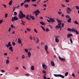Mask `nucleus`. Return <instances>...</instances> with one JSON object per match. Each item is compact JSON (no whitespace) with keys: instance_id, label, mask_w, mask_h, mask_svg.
Returning <instances> with one entry per match:
<instances>
[{"instance_id":"1","label":"nucleus","mask_w":79,"mask_h":79,"mask_svg":"<svg viewBox=\"0 0 79 79\" xmlns=\"http://www.w3.org/2000/svg\"><path fill=\"white\" fill-rule=\"evenodd\" d=\"M11 46H12V45L11 44V42H9L8 44L6 45V47H7V48H9V50H11V52H13V47ZM9 47H10L9 48Z\"/></svg>"},{"instance_id":"2","label":"nucleus","mask_w":79,"mask_h":79,"mask_svg":"<svg viewBox=\"0 0 79 79\" xmlns=\"http://www.w3.org/2000/svg\"><path fill=\"white\" fill-rule=\"evenodd\" d=\"M19 16L20 19H23V18H26V15L24 14H22L21 15H19Z\"/></svg>"},{"instance_id":"3","label":"nucleus","mask_w":79,"mask_h":79,"mask_svg":"<svg viewBox=\"0 0 79 79\" xmlns=\"http://www.w3.org/2000/svg\"><path fill=\"white\" fill-rule=\"evenodd\" d=\"M54 76H55V77H60L62 78H64V76L61 74H54Z\"/></svg>"},{"instance_id":"4","label":"nucleus","mask_w":79,"mask_h":79,"mask_svg":"<svg viewBox=\"0 0 79 79\" xmlns=\"http://www.w3.org/2000/svg\"><path fill=\"white\" fill-rule=\"evenodd\" d=\"M12 21H16L17 20H18V18H17V16H15L14 17H13L12 18Z\"/></svg>"},{"instance_id":"5","label":"nucleus","mask_w":79,"mask_h":79,"mask_svg":"<svg viewBox=\"0 0 79 79\" xmlns=\"http://www.w3.org/2000/svg\"><path fill=\"white\" fill-rule=\"evenodd\" d=\"M59 60L61 61H65V59L64 58H62L60 56L58 57Z\"/></svg>"},{"instance_id":"6","label":"nucleus","mask_w":79,"mask_h":79,"mask_svg":"<svg viewBox=\"0 0 79 79\" xmlns=\"http://www.w3.org/2000/svg\"><path fill=\"white\" fill-rule=\"evenodd\" d=\"M42 66L44 69H47V66L45 65V64H42Z\"/></svg>"},{"instance_id":"7","label":"nucleus","mask_w":79,"mask_h":79,"mask_svg":"<svg viewBox=\"0 0 79 79\" xmlns=\"http://www.w3.org/2000/svg\"><path fill=\"white\" fill-rule=\"evenodd\" d=\"M48 18H49L50 19L49 21H51V22L52 23H55V19H52V18H48Z\"/></svg>"},{"instance_id":"8","label":"nucleus","mask_w":79,"mask_h":79,"mask_svg":"<svg viewBox=\"0 0 79 79\" xmlns=\"http://www.w3.org/2000/svg\"><path fill=\"white\" fill-rule=\"evenodd\" d=\"M67 36L69 38H70V37L73 36V34L71 33H69L67 35Z\"/></svg>"},{"instance_id":"9","label":"nucleus","mask_w":79,"mask_h":79,"mask_svg":"<svg viewBox=\"0 0 79 79\" xmlns=\"http://www.w3.org/2000/svg\"><path fill=\"white\" fill-rule=\"evenodd\" d=\"M31 56V53L30 52H28V57H29V58H30Z\"/></svg>"},{"instance_id":"10","label":"nucleus","mask_w":79,"mask_h":79,"mask_svg":"<svg viewBox=\"0 0 79 79\" xmlns=\"http://www.w3.org/2000/svg\"><path fill=\"white\" fill-rule=\"evenodd\" d=\"M51 64L52 66H55V65L53 61H52Z\"/></svg>"},{"instance_id":"11","label":"nucleus","mask_w":79,"mask_h":79,"mask_svg":"<svg viewBox=\"0 0 79 79\" xmlns=\"http://www.w3.org/2000/svg\"><path fill=\"white\" fill-rule=\"evenodd\" d=\"M29 15H27L26 17V18L27 19H28V20H31V19L29 18Z\"/></svg>"},{"instance_id":"12","label":"nucleus","mask_w":79,"mask_h":79,"mask_svg":"<svg viewBox=\"0 0 79 79\" xmlns=\"http://www.w3.org/2000/svg\"><path fill=\"white\" fill-rule=\"evenodd\" d=\"M40 23L41 24H42V25H43V26H44V25H45V23L43 22H40Z\"/></svg>"},{"instance_id":"13","label":"nucleus","mask_w":79,"mask_h":79,"mask_svg":"<svg viewBox=\"0 0 79 79\" xmlns=\"http://www.w3.org/2000/svg\"><path fill=\"white\" fill-rule=\"evenodd\" d=\"M55 41L57 43H58V42H59V40H58V38L56 37V38L55 39Z\"/></svg>"},{"instance_id":"14","label":"nucleus","mask_w":79,"mask_h":79,"mask_svg":"<svg viewBox=\"0 0 79 79\" xmlns=\"http://www.w3.org/2000/svg\"><path fill=\"white\" fill-rule=\"evenodd\" d=\"M44 48L46 50V51H47L48 49V46L47 45H45V46Z\"/></svg>"},{"instance_id":"15","label":"nucleus","mask_w":79,"mask_h":79,"mask_svg":"<svg viewBox=\"0 0 79 79\" xmlns=\"http://www.w3.org/2000/svg\"><path fill=\"white\" fill-rule=\"evenodd\" d=\"M37 40L36 41V44H39V40L37 38V37L36 38Z\"/></svg>"},{"instance_id":"16","label":"nucleus","mask_w":79,"mask_h":79,"mask_svg":"<svg viewBox=\"0 0 79 79\" xmlns=\"http://www.w3.org/2000/svg\"><path fill=\"white\" fill-rule=\"evenodd\" d=\"M34 13L35 14V16H36V17H37L38 15H39V13H36V12H35V11H34Z\"/></svg>"},{"instance_id":"17","label":"nucleus","mask_w":79,"mask_h":79,"mask_svg":"<svg viewBox=\"0 0 79 79\" xmlns=\"http://www.w3.org/2000/svg\"><path fill=\"white\" fill-rule=\"evenodd\" d=\"M12 2H13V0H11L9 3V5H11L12 4Z\"/></svg>"},{"instance_id":"18","label":"nucleus","mask_w":79,"mask_h":79,"mask_svg":"<svg viewBox=\"0 0 79 79\" xmlns=\"http://www.w3.org/2000/svg\"><path fill=\"white\" fill-rule=\"evenodd\" d=\"M31 69L32 71L34 70V66H31Z\"/></svg>"},{"instance_id":"19","label":"nucleus","mask_w":79,"mask_h":79,"mask_svg":"<svg viewBox=\"0 0 79 79\" xmlns=\"http://www.w3.org/2000/svg\"><path fill=\"white\" fill-rule=\"evenodd\" d=\"M67 21L68 23H71V18H69V19H68Z\"/></svg>"},{"instance_id":"20","label":"nucleus","mask_w":79,"mask_h":79,"mask_svg":"<svg viewBox=\"0 0 79 79\" xmlns=\"http://www.w3.org/2000/svg\"><path fill=\"white\" fill-rule=\"evenodd\" d=\"M76 29L75 28L72 29V32H75L76 31Z\"/></svg>"},{"instance_id":"21","label":"nucleus","mask_w":79,"mask_h":79,"mask_svg":"<svg viewBox=\"0 0 79 79\" xmlns=\"http://www.w3.org/2000/svg\"><path fill=\"white\" fill-rule=\"evenodd\" d=\"M18 43L21 44V40H20L19 38H18Z\"/></svg>"},{"instance_id":"22","label":"nucleus","mask_w":79,"mask_h":79,"mask_svg":"<svg viewBox=\"0 0 79 79\" xmlns=\"http://www.w3.org/2000/svg\"><path fill=\"white\" fill-rule=\"evenodd\" d=\"M72 29H71L70 28H69L67 29V31H70V32H72Z\"/></svg>"},{"instance_id":"23","label":"nucleus","mask_w":79,"mask_h":79,"mask_svg":"<svg viewBox=\"0 0 79 79\" xmlns=\"http://www.w3.org/2000/svg\"><path fill=\"white\" fill-rule=\"evenodd\" d=\"M24 6L25 7V8H27V7H28L29 6V5L27 4H25L24 5Z\"/></svg>"},{"instance_id":"24","label":"nucleus","mask_w":79,"mask_h":79,"mask_svg":"<svg viewBox=\"0 0 79 79\" xmlns=\"http://www.w3.org/2000/svg\"><path fill=\"white\" fill-rule=\"evenodd\" d=\"M57 21L58 22V23H62V21L59 20H57Z\"/></svg>"},{"instance_id":"25","label":"nucleus","mask_w":79,"mask_h":79,"mask_svg":"<svg viewBox=\"0 0 79 79\" xmlns=\"http://www.w3.org/2000/svg\"><path fill=\"white\" fill-rule=\"evenodd\" d=\"M34 16H32L31 17L30 16L31 18L32 19V20H34L35 19V18H34Z\"/></svg>"},{"instance_id":"26","label":"nucleus","mask_w":79,"mask_h":79,"mask_svg":"<svg viewBox=\"0 0 79 79\" xmlns=\"http://www.w3.org/2000/svg\"><path fill=\"white\" fill-rule=\"evenodd\" d=\"M74 23H75V24H79V23L77 22L76 21H74L73 22Z\"/></svg>"},{"instance_id":"27","label":"nucleus","mask_w":79,"mask_h":79,"mask_svg":"<svg viewBox=\"0 0 79 79\" xmlns=\"http://www.w3.org/2000/svg\"><path fill=\"white\" fill-rule=\"evenodd\" d=\"M41 26V28H42V29H43V30H44V31H45V28H44V27H43L42 26Z\"/></svg>"},{"instance_id":"28","label":"nucleus","mask_w":79,"mask_h":79,"mask_svg":"<svg viewBox=\"0 0 79 79\" xmlns=\"http://www.w3.org/2000/svg\"><path fill=\"white\" fill-rule=\"evenodd\" d=\"M67 10V13L68 14H70V13H71V11H70L69 10Z\"/></svg>"},{"instance_id":"29","label":"nucleus","mask_w":79,"mask_h":79,"mask_svg":"<svg viewBox=\"0 0 79 79\" xmlns=\"http://www.w3.org/2000/svg\"><path fill=\"white\" fill-rule=\"evenodd\" d=\"M67 10H68V11H71V10L68 7L67 8Z\"/></svg>"},{"instance_id":"30","label":"nucleus","mask_w":79,"mask_h":79,"mask_svg":"<svg viewBox=\"0 0 79 79\" xmlns=\"http://www.w3.org/2000/svg\"><path fill=\"white\" fill-rule=\"evenodd\" d=\"M65 17L66 18H70V17L69 16V15H67L65 16Z\"/></svg>"},{"instance_id":"31","label":"nucleus","mask_w":79,"mask_h":79,"mask_svg":"<svg viewBox=\"0 0 79 79\" xmlns=\"http://www.w3.org/2000/svg\"><path fill=\"white\" fill-rule=\"evenodd\" d=\"M34 31L35 32H36V33H38V32L37 31V29H34Z\"/></svg>"},{"instance_id":"32","label":"nucleus","mask_w":79,"mask_h":79,"mask_svg":"<svg viewBox=\"0 0 79 79\" xmlns=\"http://www.w3.org/2000/svg\"><path fill=\"white\" fill-rule=\"evenodd\" d=\"M9 60H6V63L7 64H8V63H9Z\"/></svg>"},{"instance_id":"33","label":"nucleus","mask_w":79,"mask_h":79,"mask_svg":"<svg viewBox=\"0 0 79 79\" xmlns=\"http://www.w3.org/2000/svg\"><path fill=\"white\" fill-rule=\"evenodd\" d=\"M70 41L71 43H73V40H72V38L71 37L70 38Z\"/></svg>"},{"instance_id":"34","label":"nucleus","mask_w":79,"mask_h":79,"mask_svg":"<svg viewBox=\"0 0 79 79\" xmlns=\"http://www.w3.org/2000/svg\"><path fill=\"white\" fill-rule=\"evenodd\" d=\"M75 32H76V34H79V31H77V30H76Z\"/></svg>"},{"instance_id":"35","label":"nucleus","mask_w":79,"mask_h":79,"mask_svg":"<svg viewBox=\"0 0 79 79\" xmlns=\"http://www.w3.org/2000/svg\"><path fill=\"white\" fill-rule=\"evenodd\" d=\"M35 12L37 13H40V11L39 10H36Z\"/></svg>"},{"instance_id":"36","label":"nucleus","mask_w":79,"mask_h":79,"mask_svg":"<svg viewBox=\"0 0 79 79\" xmlns=\"http://www.w3.org/2000/svg\"><path fill=\"white\" fill-rule=\"evenodd\" d=\"M24 51L26 53H27V52H28V49H26Z\"/></svg>"},{"instance_id":"37","label":"nucleus","mask_w":79,"mask_h":79,"mask_svg":"<svg viewBox=\"0 0 79 79\" xmlns=\"http://www.w3.org/2000/svg\"><path fill=\"white\" fill-rule=\"evenodd\" d=\"M27 31H28V32H30V31H31V29H30L29 28H27Z\"/></svg>"},{"instance_id":"38","label":"nucleus","mask_w":79,"mask_h":79,"mask_svg":"<svg viewBox=\"0 0 79 79\" xmlns=\"http://www.w3.org/2000/svg\"><path fill=\"white\" fill-rule=\"evenodd\" d=\"M55 27L56 29H59V28H60V27H59L58 25H57Z\"/></svg>"},{"instance_id":"39","label":"nucleus","mask_w":79,"mask_h":79,"mask_svg":"<svg viewBox=\"0 0 79 79\" xmlns=\"http://www.w3.org/2000/svg\"><path fill=\"white\" fill-rule=\"evenodd\" d=\"M12 45L13 46H15V45H16V43H15L14 42H12Z\"/></svg>"},{"instance_id":"40","label":"nucleus","mask_w":79,"mask_h":79,"mask_svg":"<svg viewBox=\"0 0 79 79\" xmlns=\"http://www.w3.org/2000/svg\"><path fill=\"white\" fill-rule=\"evenodd\" d=\"M65 76H68V72H66L65 74Z\"/></svg>"},{"instance_id":"41","label":"nucleus","mask_w":79,"mask_h":79,"mask_svg":"<svg viewBox=\"0 0 79 79\" xmlns=\"http://www.w3.org/2000/svg\"><path fill=\"white\" fill-rule=\"evenodd\" d=\"M8 17V14L6 13L5 15V18H7Z\"/></svg>"},{"instance_id":"42","label":"nucleus","mask_w":79,"mask_h":79,"mask_svg":"<svg viewBox=\"0 0 79 79\" xmlns=\"http://www.w3.org/2000/svg\"><path fill=\"white\" fill-rule=\"evenodd\" d=\"M22 59H24V58H25V56H24V55H23L22 56Z\"/></svg>"},{"instance_id":"43","label":"nucleus","mask_w":79,"mask_h":79,"mask_svg":"<svg viewBox=\"0 0 79 79\" xmlns=\"http://www.w3.org/2000/svg\"><path fill=\"white\" fill-rule=\"evenodd\" d=\"M19 13L20 14H19V15H21L22 14H23V12H22V11H20L19 12Z\"/></svg>"},{"instance_id":"44","label":"nucleus","mask_w":79,"mask_h":79,"mask_svg":"<svg viewBox=\"0 0 79 79\" xmlns=\"http://www.w3.org/2000/svg\"><path fill=\"white\" fill-rule=\"evenodd\" d=\"M76 8L77 10H79V7L78 6H76Z\"/></svg>"},{"instance_id":"45","label":"nucleus","mask_w":79,"mask_h":79,"mask_svg":"<svg viewBox=\"0 0 79 79\" xmlns=\"http://www.w3.org/2000/svg\"><path fill=\"white\" fill-rule=\"evenodd\" d=\"M2 6H3L4 7V8H6V5L4 4H2Z\"/></svg>"},{"instance_id":"46","label":"nucleus","mask_w":79,"mask_h":79,"mask_svg":"<svg viewBox=\"0 0 79 79\" xmlns=\"http://www.w3.org/2000/svg\"><path fill=\"white\" fill-rule=\"evenodd\" d=\"M58 13L59 15H61V13H62V12H61V11H59V12H58Z\"/></svg>"},{"instance_id":"47","label":"nucleus","mask_w":79,"mask_h":79,"mask_svg":"<svg viewBox=\"0 0 79 79\" xmlns=\"http://www.w3.org/2000/svg\"><path fill=\"white\" fill-rule=\"evenodd\" d=\"M43 73L44 74H46V71H45V70H43Z\"/></svg>"},{"instance_id":"48","label":"nucleus","mask_w":79,"mask_h":79,"mask_svg":"<svg viewBox=\"0 0 79 79\" xmlns=\"http://www.w3.org/2000/svg\"><path fill=\"white\" fill-rule=\"evenodd\" d=\"M50 31V30H49L48 28H47L46 29V32H48V31Z\"/></svg>"},{"instance_id":"49","label":"nucleus","mask_w":79,"mask_h":79,"mask_svg":"<svg viewBox=\"0 0 79 79\" xmlns=\"http://www.w3.org/2000/svg\"><path fill=\"white\" fill-rule=\"evenodd\" d=\"M41 1V0H40L38 1L37 2L36 4H39V2H40V1Z\"/></svg>"},{"instance_id":"50","label":"nucleus","mask_w":79,"mask_h":79,"mask_svg":"<svg viewBox=\"0 0 79 79\" xmlns=\"http://www.w3.org/2000/svg\"><path fill=\"white\" fill-rule=\"evenodd\" d=\"M31 5H33V6H37V5L36 4H31Z\"/></svg>"},{"instance_id":"51","label":"nucleus","mask_w":79,"mask_h":79,"mask_svg":"<svg viewBox=\"0 0 79 79\" xmlns=\"http://www.w3.org/2000/svg\"><path fill=\"white\" fill-rule=\"evenodd\" d=\"M14 14L15 15H17V12H15L14 13Z\"/></svg>"},{"instance_id":"52","label":"nucleus","mask_w":79,"mask_h":79,"mask_svg":"<svg viewBox=\"0 0 79 79\" xmlns=\"http://www.w3.org/2000/svg\"><path fill=\"white\" fill-rule=\"evenodd\" d=\"M24 23H20V24H21L22 25H23V26H24V25H25V24Z\"/></svg>"},{"instance_id":"53","label":"nucleus","mask_w":79,"mask_h":79,"mask_svg":"<svg viewBox=\"0 0 79 79\" xmlns=\"http://www.w3.org/2000/svg\"><path fill=\"white\" fill-rule=\"evenodd\" d=\"M62 24V25H61V27H64V24L63 23H62L61 24Z\"/></svg>"},{"instance_id":"54","label":"nucleus","mask_w":79,"mask_h":79,"mask_svg":"<svg viewBox=\"0 0 79 79\" xmlns=\"http://www.w3.org/2000/svg\"><path fill=\"white\" fill-rule=\"evenodd\" d=\"M3 22V20H0V24H2V23Z\"/></svg>"},{"instance_id":"55","label":"nucleus","mask_w":79,"mask_h":79,"mask_svg":"<svg viewBox=\"0 0 79 79\" xmlns=\"http://www.w3.org/2000/svg\"><path fill=\"white\" fill-rule=\"evenodd\" d=\"M61 24H62L61 23H59V24H58V26H61Z\"/></svg>"},{"instance_id":"56","label":"nucleus","mask_w":79,"mask_h":79,"mask_svg":"<svg viewBox=\"0 0 79 79\" xmlns=\"http://www.w3.org/2000/svg\"><path fill=\"white\" fill-rule=\"evenodd\" d=\"M72 76L73 77H75V74L74 73L72 74Z\"/></svg>"},{"instance_id":"57","label":"nucleus","mask_w":79,"mask_h":79,"mask_svg":"<svg viewBox=\"0 0 79 79\" xmlns=\"http://www.w3.org/2000/svg\"><path fill=\"white\" fill-rule=\"evenodd\" d=\"M27 2H30L31 0H26Z\"/></svg>"},{"instance_id":"58","label":"nucleus","mask_w":79,"mask_h":79,"mask_svg":"<svg viewBox=\"0 0 79 79\" xmlns=\"http://www.w3.org/2000/svg\"><path fill=\"white\" fill-rule=\"evenodd\" d=\"M61 5H62V6H63V7H65V6H65V5H63V4H62Z\"/></svg>"},{"instance_id":"59","label":"nucleus","mask_w":79,"mask_h":79,"mask_svg":"<svg viewBox=\"0 0 79 79\" xmlns=\"http://www.w3.org/2000/svg\"><path fill=\"white\" fill-rule=\"evenodd\" d=\"M5 70H3V69H2L1 70V72H2V73H4V72H5Z\"/></svg>"},{"instance_id":"60","label":"nucleus","mask_w":79,"mask_h":79,"mask_svg":"<svg viewBox=\"0 0 79 79\" xmlns=\"http://www.w3.org/2000/svg\"><path fill=\"white\" fill-rule=\"evenodd\" d=\"M44 43L42 42L41 43V45H44Z\"/></svg>"},{"instance_id":"61","label":"nucleus","mask_w":79,"mask_h":79,"mask_svg":"<svg viewBox=\"0 0 79 79\" xmlns=\"http://www.w3.org/2000/svg\"><path fill=\"white\" fill-rule=\"evenodd\" d=\"M43 78L44 79H47V78L46 77V76H44L43 77Z\"/></svg>"},{"instance_id":"62","label":"nucleus","mask_w":79,"mask_h":79,"mask_svg":"<svg viewBox=\"0 0 79 79\" xmlns=\"http://www.w3.org/2000/svg\"><path fill=\"white\" fill-rule=\"evenodd\" d=\"M40 19H43L44 18H43V17H40Z\"/></svg>"},{"instance_id":"63","label":"nucleus","mask_w":79,"mask_h":79,"mask_svg":"<svg viewBox=\"0 0 79 79\" xmlns=\"http://www.w3.org/2000/svg\"><path fill=\"white\" fill-rule=\"evenodd\" d=\"M23 69H26V67H25L24 66H23Z\"/></svg>"},{"instance_id":"64","label":"nucleus","mask_w":79,"mask_h":79,"mask_svg":"<svg viewBox=\"0 0 79 79\" xmlns=\"http://www.w3.org/2000/svg\"><path fill=\"white\" fill-rule=\"evenodd\" d=\"M30 39H31V40H32V36H30Z\"/></svg>"}]
</instances>
